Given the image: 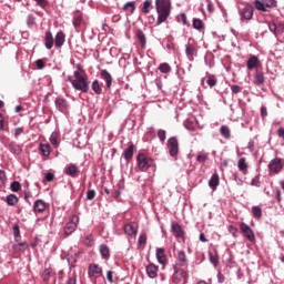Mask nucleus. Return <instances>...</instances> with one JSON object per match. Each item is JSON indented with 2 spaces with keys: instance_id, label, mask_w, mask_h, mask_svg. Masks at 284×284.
<instances>
[{
  "instance_id": "nucleus-60",
  "label": "nucleus",
  "mask_w": 284,
  "mask_h": 284,
  "mask_svg": "<svg viewBox=\"0 0 284 284\" xmlns=\"http://www.w3.org/2000/svg\"><path fill=\"white\" fill-rule=\"evenodd\" d=\"M2 185H6V171L0 170V187H2Z\"/></svg>"
},
{
  "instance_id": "nucleus-15",
  "label": "nucleus",
  "mask_w": 284,
  "mask_h": 284,
  "mask_svg": "<svg viewBox=\"0 0 284 284\" xmlns=\"http://www.w3.org/2000/svg\"><path fill=\"white\" fill-rule=\"evenodd\" d=\"M145 272L149 278H156V276H159V266L154 263H150L145 266Z\"/></svg>"
},
{
  "instance_id": "nucleus-7",
  "label": "nucleus",
  "mask_w": 284,
  "mask_h": 284,
  "mask_svg": "<svg viewBox=\"0 0 284 284\" xmlns=\"http://www.w3.org/2000/svg\"><path fill=\"white\" fill-rule=\"evenodd\" d=\"M278 2L276 0H255L254 8L258 12H267V9L276 8Z\"/></svg>"
},
{
  "instance_id": "nucleus-45",
  "label": "nucleus",
  "mask_w": 284,
  "mask_h": 284,
  "mask_svg": "<svg viewBox=\"0 0 284 284\" xmlns=\"http://www.w3.org/2000/svg\"><path fill=\"white\" fill-rule=\"evenodd\" d=\"M50 276H52V268L48 267L42 273V280L44 281V283H48V281H50Z\"/></svg>"
},
{
  "instance_id": "nucleus-50",
  "label": "nucleus",
  "mask_w": 284,
  "mask_h": 284,
  "mask_svg": "<svg viewBox=\"0 0 284 284\" xmlns=\"http://www.w3.org/2000/svg\"><path fill=\"white\" fill-rule=\"evenodd\" d=\"M178 22L182 23V26H187V16H185V13H180L178 16Z\"/></svg>"
},
{
  "instance_id": "nucleus-5",
  "label": "nucleus",
  "mask_w": 284,
  "mask_h": 284,
  "mask_svg": "<svg viewBox=\"0 0 284 284\" xmlns=\"http://www.w3.org/2000/svg\"><path fill=\"white\" fill-rule=\"evenodd\" d=\"M79 221L80 219L77 214H73L69 217V222L64 225V239H68V236H71V234H74V232H77V229L79 227Z\"/></svg>"
},
{
  "instance_id": "nucleus-44",
  "label": "nucleus",
  "mask_w": 284,
  "mask_h": 284,
  "mask_svg": "<svg viewBox=\"0 0 284 284\" xmlns=\"http://www.w3.org/2000/svg\"><path fill=\"white\" fill-rule=\"evenodd\" d=\"M252 214L255 219H261L263 216V210L261 209V206H253Z\"/></svg>"
},
{
  "instance_id": "nucleus-52",
  "label": "nucleus",
  "mask_w": 284,
  "mask_h": 284,
  "mask_svg": "<svg viewBox=\"0 0 284 284\" xmlns=\"http://www.w3.org/2000/svg\"><path fill=\"white\" fill-rule=\"evenodd\" d=\"M11 187V192H19V190H21V183H19L18 181H13L10 184Z\"/></svg>"
},
{
  "instance_id": "nucleus-46",
  "label": "nucleus",
  "mask_w": 284,
  "mask_h": 284,
  "mask_svg": "<svg viewBox=\"0 0 284 284\" xmlns=\"http://www.w3.org/2000/svg\"><path fill=\"white\" fill-rule=\"evenodd\" d=\"M36 21H37V19L34 18V16L29 14L27 17V26H28V28H34Z\"/></svg>"
},
{
  "instance_id": "nucleus-55",
  "label": "nucleus",
  "mask_w": 284,
  "mask_h": 284,
  "mask_svg": "<svg viewBox=\"0 0 284 284\" xmlns=\"http://www.w3.org/2000/svg\"><path fill=\"white\" fill-rule=\"evenodd\" d=\"M251 185L253 187H261V178L257 175L251 180Z\"/></svg>"
},
{
  "instance_id": "nucleus-53",
  "label": "nucleus",
  "mask_w": 284,
  "mask_h": 284,
  "mask_svg": "<svg viewBox=\"0 0 284 284\" xmlns=\"http://www.w3.org/2000/svg\"><path fill=\"white\" fill-rule=\"evenodd\" d=\"M158 139H160L161 143H165V139H166V132L163 129H160L158 131Z\"/></svg>"
},
{
  "instance_id": "nucleus-62",
  "label": "nucleus",
  "mask_w": 284,
  "mask_h": 284,
  "mask_svg": "<svg viewBox=\"0 0 284 284\" xmlns=\"http://www.w3.org/2000/svg\"><path fill=\"white\" fill-rule=\"evenodd\" d=\"M242 88L239 84H234L231 87V92L233 94H239V92H241Z\"/></svg>"
},
{
  "instance_id": "nucleus-27",
  "label": "nucleus",
  "mask_w": 284,
  "mask_h": 284,
  "mask_svg": "<svg viewBox=\"0 0 284 284\" xmlns=\"http://www.w3.org/2000/svg\"><path fill=\"white\" fill-rule=\"evenodd\" d=\"M122 10H124V12H129V14H134L135 10H136V2L135 1H129L126 2Z\"/></svg>"
},
{
  "instance_id": "nucleus-34",
  "label": "nucleus",
  "mask_w": 284,
  "mask_h": 284,
  "mask_svg": "<svg viewBox=\"0 0 284 284\" xmlns=\"http://www.w3.org/2000/svg\"><path fill=\"white\" fill-rule=\"evenodd\" d=\"M255 85H263L265 83V75L263 72H256L254 78Z\"/></svg>"
},
{
  "instance_id": "nucleus-1",
  "label": "nucleus",
  "mask_w": 284,
  "mask_h": 284,
  "mask_svg": "<svg viewBox=\"0 0 284 284\" xmlns=\"http://www.w3.org/2000/svg\"><path fill=\"white\" fill-rule=\"evenodd\" d=\"M68 81H70L74 90L84 93L90 91V81H88V74H85V70H83V65L81 64H77L73 77L69 75Z\"/></svg>"
},
{
  "instance_id": "nucleus-47",
  "label": "nucleus",
  "mask_w": 284,
  "mask_h": 284,
  "mask_svg": "<svg viewBox=\"0 0 284 284\" xmlns=\"http://www.w3.org/2000/svg\"><path fill=\"white\" fill-rule=\"evenodd\" d=\"M94 242V237L92 236V234H89L84 237V245L87 247H92V243Z\"/></svg>"
},
{
  "instance_id": "nucleus-19",
  "label": "nucleus",
  "mask_w": 284,
  "mask_h": 284,
  "mask_svg": "<svg viewBox=\"0 0 284 284\" xmlns=\"http://www.w3.org/2000/svg\"><path fill=\"white\" fill-rule=\"evenodd\" d=\"M122 156L126 162L132 161V159L134 156V144L133 143L129 144V146L123 151Z\"/></svg>"
},
{
  "instance_id": "nucleus-4",
  "label": "nucleus",
  "mask_w": 284,
  "mask_h": 284,
  "mask_svg": "<svg viewBox=\"0 0 284 284\" xmlns=\"http://www.w3.org/2000/svg\"><path fill=\"white\" fill-rule=\"evenodd\" d=\"M189 261L185 251H178L175 254V263L173 264L174 274H179L181 270L187 268Z\"/></svg>"
},
{
  "instance_id": "nucleus-61",
  "label": "nucleus",
  "mask_w": 284,
  "mask_h": 284,
  "mask_svg": "<svg viewBox=\"0 0 284 284\" xmlns=\"http://www.w3.org/2000/svg\"><path fill=\"white\" fill-rule=\"evenodd\" d=\"M155 85H156L158 90H163V80L161 79V77H158L155 79Z\"/></svg>"
},
{
  "instance_id": "nucleus-49",
  "label": "nucleus",
  "mask_w": 284,
  "mask_h": 284,
  "mask_svg": "<svg viewBox=\"0 0 284 284\" xmlns=\"http://www.w3.org/2000/svg\"><path fill=\"white\" fill-rule=\"evenodd\" d=\"M13 236L17 242H19V239H21V230L19 229V225L13 226Z\"/></svg>"
},
{
  "instance_id": "nucleus-63",
  "label": "nucleus",
  "mask_w": 284,
  "mask_h": 284,
  "mask_svg": "<svg viewBox=\"0 0 284 284\" xmlns=\"http://www.w3.org/2000/svg\"><path fill=\"white\" fill-rule=\"evenodd\" d=\"M44 179L48 181V183H52V181H54V173H47Z\"/></svg>"
},
{
  "instance_id": "nucleus-2",
  "label": "nucleus",
  "mask_w": 284,
  "mask_h": 284,
  "mask_svg": "<svg viewBox=\"0 0 284 284\" xmlns=\"http://www.w3.org/2000/svg\"><path fill=\"white\" fill-rule=\"evenodd\" d=\"M155 11L158 14L156 24L165 23L172 14V0H155Z\"/></svg>"
},
{
  "instance_id": "nucleus-17",
  "label": "nucleus",
  "mask_w": 284,
  "mask_h": 284,
  "mask_svg": "<svg viewBox=\"0 0 284 284\" xmlns=\"http://www.w3.org/2000/svg\"><path fill=\"white\" fill-rule=\"evenodd\" d=\"M261 65V61L258 60V57L256 55H250V58L246 61V68L247 70H256Z\"/></svg>"
},
{
  "instance_id": "nucleus-25",
  "label": "nucleus",
  "mask_w": 284,
  "mask_h": 284,
  "mask_svg": "<svg viewBox=\"0 0 284 284\" xmlns=\"http://www.w3.org/2000/svg\"><path fill=\"white\" fill-rule=\"evenodd\" d=\"M8 150L11 152V154H16L17 156L23 152L21 145L17 144V142H10Z\"/></svg>"
},
{
  "instance_id": "nucleus-54",
  "label": "nucleus",
  "mask_w": 284,
  "mask_h": 284,
  "mask_svg": "<svg viewBox=\"0 0 284 284\" xmlns=\"http://www.w3.org/2000/svg\"><path fill=\"white\" fill-rule=\"evenodd\" d=\"M83 20V17L81 14L74 16L73 17V26L74 28H79L81 26V21Z\"/></svg>"
},
{
  "instance_id": "nucleus-8",
  "label": "nucleus",
  "mask_w": 284,
  "mask_h": 284,
  "mask_svg": "<svg viewBox=\"0 0 284 284\" xmlns=\"http://www.w3.org/2000/svg\"><path fill=\"white\" fill-rule=\"evenodd\" d=\"M268 30L280 43H284V24L276 26L274 22H268Z\"/></svg>"
},
{
  "instance_id": "nucleus-57",
  "label": "nucleus",
  "mask_w": 284,
  "mask_h": 284,
  "mask_svg": "<svg viewBox=\"0 0 284 284\" xmlns=\"http://www.w3.org/2000/svg\"><path fill=\"white\" fill-rule=\"evenodd\" d=\"M145 243H148V235L145 234L140 235L138 239V245H145Z\"/></svg>"
},
{
  "instance_id": "nucleus-40",
  "label": "nucleus",
  "mask_w": 284,
  "mask_h": 284,
  "mask_svg": "<svg viewBox=\"0 0 284 284\" xmlns=\"http://www.w3.org/2000/svg\"><path fill=\"white\" fill-rule=\"evenodd\" d=\"M17 203H19V197H17V195L9 194L7 196V205L14 206Z\"/></svg>"
},
{
  "instance_id": "nucleus-20",
  "label": "nucleus",
  "mask_w": 284,
  "mask_h": 284,
  "mask_svg": "<svg viewBox=\"0 0 284 284\" xmlns=\"http://www.w3.org/2000/svg\"><path fill=\"white\" fill-rule=\"evenodd\" d=\"M100 79H102V81H105L106 83V88L110 90V88H112V74H110L108 72V70H101L100 72Z\"/></svg>"
},
{
  "instance_id": "nucleus-18",
  "label": "nucleus",
  "mask_w": 284,
  "mask_h": 284,
  "mask_svg": "<svg viewBox=\"0 0 284 284\" xmlns=\"http://www.w3.org/2000/svg\"><path fill=\"white\" fill-rule=\"evenodd\" d=\"M155 256L160 265H168V255H165V248H156Z\"/></svg>"
},
{
  "instance_id": "nucleus-64",
  "label": "nucleus",
  "mask_w": 284,
  "mask_h": 284,
  "mask_svg": "<svg viewBox=\"0 0 284 284\" xmlns=\"http://www.w3.org/2000/svg\"><path fill=\"white\" fill-rule=\"evenodd\" d=\"M277 136L284 141V126L277 129Z\"/></svg>"
},
{
  "instance_id": "nucleus-6",
  "label": "nucleus",
  "mask_w": 284,
  "mask_h": 284,
  "mask_svg": "<svg viewBox=\"0 0 284 284\" xmlns=\"http://www.w3.org/2000/svg\"><path fill=\"white\" fill-rule=\"evenodd\" d=\"M138 170L140 172H148L152 168V159L144 153H139L136 156Z\"/></svg>"
},
{
  "instance_id": "nucleus-14",
  "label": "nucleus",
  "mask_w": 284,
  "mask_h": 284,
  "mask_svg": "<svg viewBox=\"0 0 284 284\" xmlns=\"http://www.w3.org/2000/svg\"><path fill=\"white\" fill-rule=\"evenodd\" d=\"M54 103H55L57 110H59V112H62V113L68 112V108H70L68 100L63 98H57Z\"/></svg>"
},
{
  "instance_id": "nucleus-16",
  "label": "nucleus",
  "mask_w": 284,
  "mask_h": 284,
  "mask_svg": "<svg viewBox=\"0 0 284 284\" xmlns=\"http://www.w3.org/2000/svg\"><path fill=\"white\" fill-rule=\"evenodd\" d=\"M79 166H77V164H69L64 169V174H67V176H71V179H77V176H79Z\"/></svg>"
},
{
  "instance_id": "nucleus-9",
  "label": "nucleus",
  "mask_w": 284,
  "mask_h": 284,
  "mask_svg": "<svg viewBox=\"0 0 284 284\" xmlns=\"http://www.w3.org/2000/svg\"><path fill=\"white\" fill-rule=\"evenodd\" d=\"M284 168V160L281 158H275L268 162V170L273 172V174H280V172Z\"/></svg>"
},
{
  "instance_id": "nucleus-38",
  "label": "nucleus",
  "mask_w": 284,
  "mask_h": 284,
  "mask_svg": "<svg viewBox=\"0 0 284 284\" xmlns=\"http://www.w3.org/2000/svg\"><path fill=\"white\" fill-rule=\"evenodd\" d=\"M152 8V0H145L143 3H142V7H141V12L143 14H148L150 13V9Z\"/></svg>"
},
{
  "instance_id": "nucleus-10",
  "label": "nucleus",
  "mask_w": 284,
  "mask_h": 284,
  "mask_svg": "<svg viewBox=\"0 0 284 284\" xmlns=\"http://www.w3.org/2000/svg\"><path fill=\"white\" fill-rule=\"evenodd\" d=\"M240 230L247 241H250L251 243H254L256 241V235H254V231L245 222H242L240 224Z\"/></svg>"
},
{
  "instance_id": "nucleus-28",
  "label": "nucleus",
  "mask_w": 284,
  "mask_h": 284,
  "mask_svg": "<svg viewBox=\"0 0 284 284\" xmlns=\"http://www.w3.org/2000/svg\"><path fill=\"white\" fill-rule=\"evenodd\" d=\"M99 250H100L101 257L104 261H108V258H110V247H108L105 244H101Z\"/></svg>"
},
{
  "instance_id": "nucleus-24",
  "label": "nucleus",
  "mask_w": 284,
  "mask_h": 284,
  "mask_svg": "<svg viewBox=\"0 0 284 284\" xmlns=\"http://www.w3.org/2000/svg\"><path fill=\"white\" fill-rule=\"evenodd\" d=\"M171 230L174 233L176 239H182V236L185 234L183 232V227H181V224L179 223H172Z\"/></svg>"
},
{
  "instance_id": "nucleus-35",
  "label": "nucleus",
  "mask_w": 284,
  "mask_h": 284,
  "mask_svg": "<svg viewBox=\"0 0 284 284\" xmlns=\"http://www.w3.org/2000/svg\"><path fill=\"white\" fill-rule=\"evenodd\" d=\"M193 28L194 30H199L201 32L202 30H205V24H203V20L194 18Z\"/></svg>"
},
{
  "instance_id": "nucleus-56",
  "label": "nucleus",
  "mask_w": 284,
  "mask_h": 284,
  "mask_svg": "<svg viewBox=\"0 0 284 284\" xmlns=\"http://www.w3.org/2000/svg\"><path fill=\"white\" fill-rule=\"evenodd\" d=\"M209 258H210V263H212V265H214L215 267H216V265H219V256L217 255L210 254Z\"/></svg>"
},
{
  "instance_id": "nucleus-3",
  "label": "nucleus",
  "mask_w": 284,
  "mask_h": 284,
  "mask_svg": "<svg viewBox=\"0 0 284 284\" xmlns=\"http://www.w3.org/2000/svg\"><path fill=\"white\" fill-rule=\"evenodd\" d=\"M65 43V33L63 31H58L55 37L52 36V32L47 31L44 34V47L47 50H52L53 47L57 50L63 48Z\"/></svg>"
},
{
  "instance_id": "nucleus-11",
  "label": "nucleus",
  "mask_w": 284,
  "mask_h": 284,
  "mask_svg": "<svg viewBox=\"0 0 284 284\" xmlns=\"http://www.w3.org/2000/svg\"><path fill=\"white\" fill-rule=\"evenodd\" d=\"M166 148L170 156H176L179 154V140L174 136L170 138L166 142Z\"/></svg>"
},
{
  "instance_id": "nucleus-58",
  "label": "nucleus",
  "mask_w": 284,
  "mask_h": 284,
  "mask_svg": "<svg viewBox=\"0 0 284 284\" xmlns=\"http://www.w3.org/2000/svg\"><path fill=\"white\" fill-rule=\"evenodd\" d=\"M94 196H97V191H94V190H88L87 191L88 201H92L94 199Z\"/></svg>"
},
{
  "instance_id": "nucleus-41",
  "label": "nucleus",
  "mask_w": 284,
  "mask_h": 284,
  "mask_svg": "<svg viewBox=\"0 0 284 284\" xmlns=\"http://www.w3.org/2000/svg\"><path fill=\"white\" fill-rule=\"evenodd\" d=\"M185 54L186 57H194L196 54V49L191 43L185 44Z\"/></svg>"
},
{
  "instance_id": "nucleus-51",
  "label": "nucleus",
  "mask_w": 284,
  "mask_h": 284,
  "mask_svg": "<svg viewBox=\"0 0 284 284\" xmlns=\"http://www.w3.org/2000/svg\"><path fill=\"white\" fill-rule=\"evenodd\" d=\"M37 6H39V8H41L42 10H45V8H48V6L50 4V2L48 0H34Z\"/></svg>"
},
{
  "instance_id": "nucleus-13",
  "label": "nucleus",
  "mask_w": 284,
  "mask_h": 284,
  "mask_svg": "<svg viewBox=\"0 0 284 284\" xmlns=\"http://www.w3.org/2000/svg\"><path fill=\"white\" fill-rule=\"evenodd\" d=\"M124 234H126V236H136V234H139V224L135 222H130L128 224L124 225Z\"/></svg>"
},
{
  "instance_id": "nucleus-39",
  "label": "nucleus",
  "mask_w": 284,
  "mask_h": 284,
  "mask_svg": "<svg viewBox=\"0 0 284 284\" xmlns=\"http://www.w3.org/2000/svg\"><path fill=\"white\" fill-rule=\"evenodd\" d=\"M12 250H14V252H26V250H28V243L22 242L13 244Z\"/></svg>"
},
{
  "instance_id": "nucleus-26",
  "label": "nucleus",
  "mask_w": 284,
  "mask_h": 284,
  "mask_svg": "<svg viewBox=\"0 0 284 284\" xmlns=\"http://www.w3.org/2000/svg\"><path fill=\"white\" fill-rule=\"evenodd\" d=\"M219 183H220L219 173H214L209 180V187H211V190L214 191L216 190V187H219Z\"/></svg>"
},
{
  "instance_id": "nucleus-12",
  "label": "nucleus",
  "mask_w": 284,
  "mask_h": 284,
  "mask_svg": "<svg viewBox=\"0 0 284 284\" xmlns=\"http://www.w3.org/2000/svg\"><path fill=\"white\" fill-rule=\"evenodd\" d=\"M253 17H254V7H252L251 4H247L245 8H243L240 11L241 21H252Z\"/></svg>"
},
{
  "instance_id": "nucleus-48",
  "label": "nucleus",
  "mask_w": 284,
  "mask_h": 284,
  "mask_svg": "<svg viewBox=\"0 0 284 284\" xmlns=\"http://www.w3.org/2000/svg\"><path fill=\"white\" fill-rule=\"evenodd\" d=\"M227 230L230 234H232L233 239L239 237V229H236L234 225H229Z\"/></svg>"
},
{
  "instance_id": "nucleus-37",
  "label": "nucleus",
  "mask_w": 284,
  "mask_h": 284,
  "mask_svg": "<svg viewBox=\"0 0 284 284\" xmlns=\"http://www.w3.org/2000/svg\"><path fill=\"white\" fill-rule=\"evenodd\" d=\"M91 89L94 92V94H102L103 89H101V84L99 83V80H94L91 84Z\"/></svg>"
},
{
  "instance_id": "nucleus-22",
  "label": "nucleus",
  "mask_w": 284,
  "mask_h": 284,
  "mask_svg": "<svg viewBox=\"0 0 284 284\" xmlns=\"http://www.w3.org/2000/svg\"><path fill=\"white\" fill-rule=\"evenodd\" d=\"M45 201L43 200H36L33 203V212H38L39 214H41V212H45Z\"/></svg>"
},
{
  "instance_id": "nucleus-43",
  "label": "nucleus",
  "mask_w": 284,
  "mask_h": 284,
  "mask_svg": "<svg viewBox=\"0 0 284 284\" xmlns=\"http://www.w3.org/2000/svg\"><path fill=\"white\" fill-rule=\"evenodd\" d=\"M210 154L205 152H199L196 156L197 163H205L206 160L209 159Z\"/></svg>"
},
{
  "instance_id": "nucleus-36",
  "label": "nucleus",
  "mask_w": 284,
  "mask_h": 284,
  "mask_svg": "<svg viewBox=\"0 0 284 284\" xmlns=\"http://www.w3.org/2000/svg\"><path fill=\"white\" fill-rule=\"evenodd\" d=\"M197 122H194L192 120H185L184 121V128L185 130H189V132H194L196 130Z\"/></svg>"
},
{
  "instance_id": "nucleus-21",
  "label": "nucleus",
  "mask_w": 284,
  "mask_h": 284,
  "mask_svg": "<svg viewBox=\"0 0 284 284\" xmlns=\"http://www.w3.org/2000/svg\"><path fill=\"white\" fill-rule=\"evenodd\" d=\"M237 169L242 174H247V170L250 169V164L247 163V160L245 158H241L237 161Z\"/></svg>"
},
{
  "instance_id": "nucleus-59",
  "label": "nucleus",
  "mask_w": 284,
  "mask_h": 284,
  "mask_svg": "<svg viewBox=\"0 0 284 284\" xmlns=\"http://www.w3.org/2000/svg\"><path fill=\"white\" fill-rule=\"evenodd\" d=\"M36 65L38 70H43V68H45V61H43V59H39L36 61Z\"/></svg>"
},
{
  "instance_id": "nucleus-33",
  "label": "nucleus",
  "mask_w": 284,
  "mask_h": 284,
  "mask_svg": "<svg viewBox=\"0 0 284 284\" xmlns=\"http://www.w3.org/2000/svg\"><path fill=\"white\" fill-rule=\"evenodd\" d=\"M220 134H221V136H223V139H230L232 136V133L230 131V126L222 125L220 128Z\"/></svg>"
},
{
  "instance_id": "nucleus-42",
  "label": "nucleus",
  "mask_w": 284,
  "mask_h": 284,
  "mask_svg": "<svg viewBox=\"0 0 284 284\" xmlns=\"http://www.w3.org/2000/svg\"><path fill=\"white\" fill-rule=\"evenodd\" d=\"M49 141H50L51 145L59 148V134H57V132L51 133Z\"/></svg>"
},
{
  "instance_id": "nucleus-23",
  "label": "nucleus",
  "mask_w": 284,
  "mask_h": 284,
  "mask_svg": "<svg viewBox=\"0 0 284 284\" xmlns=\"http://www.w3.org/2000/svg\"><path fill=\"white\" fill-rule=\"evenodd\" d=\"M102 273H103V268H101V266H99V264H90L89 265L88 274H89L90 278H92V276H94L95 274H102Z\"/></svg>"
},
{
  "instance_id": "nucleus-32",
  "label": "nucleus",
  "mask_w": 284,
  "mask_h": 284,
  "mask_svg": "<svg viewBox=\"0 0 284 284\" xmlns=\"http://www.w3.org/2000/svg\"><path fill=\"white\" fill-rule=\"evenodd\" d=\"M216 83H219V79H216V75L209 74L206 77V84L209 85V88H215Z\"/></svg>"
},
{
  "instance_id": "nucleus-31",
  "label": "nucleus",
  "mask_w": 284,
  "mask_h": 284,
  "mask_svg": "<svg viewBox=\"0 0 284 284\" xmlns=\"http://www.w3.org/2000/svg\"><path fill=\"white\" fill-rule=\"evenodd\" d=\"M40 152L42 154V156H48L49 154H51V148L49 143H40Z\"/></svg>"
},
{
  "instance_id": "nucleus-29",
  "label": "nucleus",
  "mask_w": 284,
  "mask_h": 284,
  "mask_svg": "<svg viewBox=\"0 0 284 284\" xmlns=\"http://www.w3.org/2000/svg\"><path fill=\"white\" fill-rule=\"evenodd\" d=\"M158 70L162 74H170V72H172V67H170L168 62H163V63H160V65L158 67Z\"/></svg>"
},
{
  "instance_id": "nucleus-30",
  "label": "nucleus",
  "mask_w": 284,
  "mask_h": 284,
  "mask_svg": "<svg viewBox=\"0 0 284 284\" xmlns=\"http://www.w3.org/2000/svg\"><path fill=\"white\" fill-rule=\"evenodd\" d=\"M136 38L140 41L141 47L145 48L148 39L145 38V33H143L141 29L136 31Z\"/></svg>"
}]
</instances>
